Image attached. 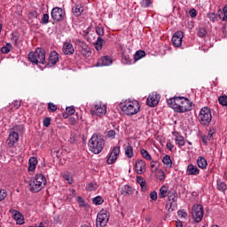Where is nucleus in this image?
I'll use <instances>...</instances> for the list:
<instances>
[{"instance_id": "56", "label": "nucleus", "mask_w": 227, "mask_h": 227, "mask_svg": "<svg viewBox=\"0 0 227 227\" xmlns=\"http://www.w3.org/2000/svg\"><path fill=\"white\" fill-rule=\"evenodd\" d=\"M76 192L74 189L69 190V195L67 196L68 200H72L75 196Z\"/></svg>"}, {"instance_id": "32", "label": "nucleus", "mask_w": 227, "mask_h": 227, "mask_svg": "<svg viewBox=\"0 0 227 227\" xmlns=\"http://www.w3.org/2000/svg\"><path fill=\"white\" fill-rule=\"evenodd\" d=\"M146 56V52H145V51H137L135 55H134V59L135 61H139V59H141V58H145Z\"/></svg>"}, {"instance_id": "21", "label": "nucleus", "mask_w": 227, "mask_h": 227, "mask_svg": "<svg viewBox=\"0 0 227 227\" xmlns=\"http://www.w3.org/2000/svg\"><path fill=\"white\" fill-rule=\"evenodd\" d=\"M121 194L125 196V198H129L134 194V188L130 185H124L121 190Z\"/></svg>"}, {"instance_id": "6", "label": "nucleus", "mask_w": 227, "mask_h": 227, "mask_svg": "<svg viewBox=\"0 0 227 227\" xmlns=\"http://www.w3.org/2000/svg\"><path fill=\"white\" fill-rule=\"evenodd\" d=\"M9 134L8 138L6 139V145L9 148H13L15 146V143H19V133L18 132H23L24 131V126L23 125H18L15 126Z\"/></svg>"}, {"instance_id": "43", "label": "nucleus", "mask_w": 227, "mask_h": 227, "mask_svg": "<svg viewBox=\"0 0 227 227\" xmlns=\"http://www.w3.org/2000/svg\"><path fill=\"white\" fill-rule=\"evenodd\" d=\"M218 102H219V104H221V106H227V96L226 95L221 96L218 98Z\"/></svg>"}, {"instance_id": "41", "label": "nucleus", "mask_w": 227, "mask_h": 227, "mask_svg": "<svg viewBox=\"0 0 227 227\" xmlns=\"http://www.w3.org/2000/svg\"><path fill=\"white\" fill-rule=\"evenodd\" d=\"M92 202L94 205H102V203H104V199L100 196H98L92 199Z\"/></svg>"}, {"instance_id": "62", "label": "nucleus", "mask_w": 227, "mask_h": 227, "mask_svg": "<svg viewBox=\"0 0 227 227\" xmlns=\"http://www.w3.org/2000/svg\"><path fill=\"white\" fill-rule=\"evenodd\" d=\"M69 123H70L71 125H75V124L77 123V120H75V118H74V117H71V118L69 119Z\"/></svg>"}, {"instance_id": "4", "label": "nucleus", "mask_w": 227, "mask_h": 227, "mask_svg": "<svg viewBox=\"0 0 227 227\" xmlns=\"http://www.w3.org/2000/svg\"><path fill=\"white\" fill-rule=\"evenodd\" d=\"M28 185L31 192H40L47 185V179L43 174H36L34 180Z\"/></svg>"}, {"instance_id": "48", "label": "nucleus", "mask_w": 227, "mask_h": 227, "mask_svg": "<svg viewBox=\"0 0 227 227\" xmlns=\"http://www.w3.org/2000/svg\"><path fill=\"white\" fill-rule=\"evenodd\" d=\"M152 4V0H142L141 6L142 8H148Z\"/></svg>"}, {"instance_id": "45", "label": "nucleus", "mask_w": 227, "mask_h": 227, "mask_svg": "<svg viewBox=\"0 0 227 227\" xmlns=\"http://www.w3.org/2000/svg\"><path fill=\"white\" fill-rule=\"evenodd\" d=\"M96 33L100 37L104 36V35H105L104 27H102V26L96 27Z\"/></svg>"}, {"instance_id": "24", "label": "nucleus", "mask_w": 227, "mask_h": 227, "mask_svg": "<svg viewBox=\"0 0 227 227\" xmlns=\"http://www.w3.org/2000/svg\"><path fill=\"white\" fill-rule=\"evenodd\" d=\"M104 45H106V40L98 36L96 43H94V47L96 51H102V48L104 47Z\"/></svg>"}, {"instance_id": "42", "label": "nucleus", "mask_w": 227, "mask_h": 227, "mask_svg": "<svg viewBox=\"0 0 227 227\" xmlns=\"http://www.w3.org/2000/svg\"><path fill=\"white\" fill-rule=\"evenodd\" d=\"M48 111L50 113H56L58 111V106L54 105V103H48Z\"/></svg>"}, {"instance_id": "53", "label": "nucleus", "mask_w": 227, "mask_h": 227, "mask_svg": "<svg viewBox=\"0 0 227 227\" xmlns=\"http://www.w3.org/2000/svg\"><path fill=\"white\" fill-rule=\"evenodd\" d=\"M168 201H176V195H175V192H168Z\"/></svg>"}, {"instance_id": "11", "label": "nucleus", "mask_w": 227, "mask_h": 227, "mask_svg": "<svg viewBox=\"0 0 227 227\" xmlns=\"http://www.w3.org/2000/svg\"><path fill=\"white\" fill-rule=\"evenodd\" d=\"M159 102H160V95L157 92H153L149 94L147 99H146V105L149 107H155L159 105Z\"/></svg>"}, {"instance_id": "17", "label": "nucleus", "mask_w": 227, "mask_h": 227, "mask_svg": "<svg viewBox=\"0 0 227 227\" xmlns=\"http://www.w3.org/2000/svg\"><path fill=\"white\" fill-rule=\"evenodd\" d=\"M113 64V59L109 56H104L101 59H98V62L95 64V67H109Z\"/></svg>"}, {"instance_id": "14", "label": "nucleus", "mask_w": 227, "mask_h": 227, "mask_svg": "<svg viewBox=\"0 0 227 227\" xmlns=\"http://www.w3.org/2000/svg\"><path fill=\"white\" fill-rule=\"evenodd\" d=\"M183 38H184V32L176 31L172 36V43L174 47H182Z\"/></svg>"}, {"instance_id": "55", "label": "nucleus", "mask_w": 227, "mask_h": 227, "mask_svg": "<svg viewBox=\"0 0 227 227\" xmlns=\"http://www.w3.org/2000/svg\"><path fill=\"white\" fill-rule=\"evenodd\" d=\"M150 198L153 200V201H157V192L153 191L150 193Z\"/></svg>"}, {"instance_id": "22", "label": "nucleus", "mask_w": 227, "mask_h": 227, "mask_svg": "<svg viewBox=\"0 0 227 227\" xmlns=\"http://www.w3.org/2000/svg\"><path fill=\"white\" fill-rule=\"evenodd\" d=\"M186 175L198 176V175H200V168H198V167H196L192 164H189L187 166Z\"/></svg>"}, {"instance_id": "7", "label": "nucleus", "mask_w": 227, "mask_h": 227, "mask_svg": "<svg viewBox=\"0 0 227 227\" xmlns=\"http://www.w3.org/2000/svg\"><path fill=\"white\" fill-rule=\"evenodd\" d=\"M199 121L201 125H210V121H212V110L208 106L201 108L199 114Z\"/></svg>"}, {"instance_id": "63", "label": "nucleus", "mask_w": 227, "mask_h": 227, "mask_svg": "<svg viewBox=\"0 0 227 227\" xmlns=\"http://www.w3.org/2000/svg\"><path fill=\"white\" fill-rule=\"evenodd\" d=\"M29 16L33 17V19H36L38 17V13L36 12V11H34L29 13Z\"/></svg>"}, {"instance_id": "18", "label": "nucleus", "mask_w": 227, "mask_h": 227, "mask_svg": "<svg viewBox=\"0 0 227 227\" xmlns=\"http://www.w3.org/2000/svg\"><path fill=\"white\" fill-rule=\"evenodd\" d=\"M10 213L13 215V219L16 221L17 224H24V215H22L20 212L11 209Z\"/></svg>"}, {"instance_id": "29", "label": "nucleus", "mask_w": 227, "mask_h": 227, "mask_svg": "<svg viewBox=\"0 0 227 227\" xmlns=\"http://www.w3.org/2000/svg\"><path fill=\"white\" fill-rule=\"evenodd\" d=\"M162 162L167 168H173V160H171V156L165 155L162 159Z\"/></svg>"}, {"instance_id": "34", "label": "nucleus", "mask_w": 227, "mask_h": 227, "mask_svg": "<svg viewBox=\"0 0 227 227\" xmlns=\"http://www.w3.org/2000/svg\"><path fill=\"white\" fill-rule=\"evenodd\" d=\"M150 166L152 173H156V171H159V161L153 160L151 161Z\"/></svg>"}, {"instance_id": "25", "label": "nucleus", "mask_w": 227, "mask_h": 227, "mask_svg": "<svg viewBox=\"0 0 227 227\" xmlns=\"http://www.w3.org/2000/svg\"><path fill=\"white\" fill-rule=\"evenodd\" d=\"M28 164V171H35L36 169V164H38V160L35 157H31Z\"/></svg>"}, {"instance_id": "50", "label": "nucleus", "mask_w": 227, "mask_h": 227, "mask_svg": "<svg viewBox=\"0 0 227 227\" xmlns=\"http://www.w3.org/2000/svg\"><path fill=\"white\" fill-rule=\"evenodd\" d=\"M207 17L211 20V22H215V20H217V16L214 12L207 13Z\"/></svg>"}, {"instance_id": "60", "label": "nucleus", "mask_w": 227, "mask_h": 227, "mask_svg": "<svg viewBox=\"0 0 227 227\" xmlns=\"http://www.w3.org/2000/svg\"><path fill=\"white\" fill-rule=\"evenodd\" d=\"M189 14H190V17H192V18H194V17H196V15H198L195 9L190 10Z\"/></svg>"}, {"instance_id": "52", "label": "nucleus", "mask_w": 227, "mask_h": 227, "mask_svg": "<svg viewBox=\"0 0 227 227\" xmlns=\"http://www.w3.org/2000/svg\"><path fill=\"white\" fill-rule=\"evenodd\" d=\"M42 24H49V14H43L42 20H41Z\"/></svg>"}, {"instance_id": "20", "label": "nucleus", "mask_w": 227, "mask_h": 227, "mask_svg": "<svg viewBox=\"0 0 227 227\" xmlns=\"http://www.w3.org/2000/svg\"><path fill=\"white\" fill-rule=\"evenodd\" d=\"M58 61H59V54H58L56 52V51H53L50 53V57L48 59V65L50 67H54V65H56V63H58Z\"/></svg>"}, {"instance_id": "61", "label": "nucleus", "mask_w": 227, "mask_h": 227, "mask_svg": "<svg viewBox=\"0 0 227 227\" xmlns=\"http://www.w3.org/2000/svg\"><path fill=\"white\" fill-rule=\"evenodd\" d=\"M208 140H210V137L209 136H204L203 137H202V143H204L205 145H207V143H208Z\"/></svg>"}, {"instance_id": "10", "label": "nucleus", "mask_w": 227, "mask_h": 227, "mask_svg": "<svg viewBox=\"0 0 227 227\" xmlns=\"http://www.w3.org/2000/svg\"><path fill=\"white\" fill-rule=\"evenodd\" d=\"M107 113V106L105 104L99 103L95 106L93 110H90L91 116H105Z\"/></svg>"}, {"instance_id": "28", "label": "nucleus", "mask_w": 227, "mask_h": 227, "mask_svg": "<svg viewBox=\"0 0 227 227\" xmlns=\"http://www.w3.org/2000/svg\"><path fill=\"white\" fill-rule=\"evenodd\" d=\"M72 114H75V108L74 106H69L66 108V112L62 114L63 118L67 119Z\"/></svg>"}, {"instance_id": "13", "label": "nucleus", "mask_w": 227, "mask_h": 227, "mask_svg": "<svg viewBox=\"0 0 227 227\" xmlns=\"http://www.w3.org/2000/svg\"><path fill=\"white\" fill-rule=\"evenodd\" d=\"M120 157V146H115L110 153L108 158H107V164H114L116 160H118V158Z\"/></svg>"}, {"instance_id": "57", "label": "nucleus", "mask_w": 227, "mask_h": 227, "mask_svg": "<svg viewBox=\"0 0 227 227\" xmlns=\"http://www.w3.org/2000/svg\"><path fill=\"white\" fill-rule=\"evenodd\" d=\"M167 148L168 150H169L170 152L173 151V148H175V145H173V143H171V141H168L167 142Z\"/></svg>"}, {"instance_id": "1", "label": "nucleus", "mask_w": 227, "mask_h": 227, "mask_svg": "<svg viewBox=\"0 0 227 227\" xmlns=\"http://www.w3.org/2000/svg\"><path fill=\"white\" fill-rule=\"evenodd\" d=\"M168 107L174 109L176 113H189L192 111V102L187 98L174 97L167 100Z\"/></svg>"}, {"instance_id": "30", "label": "nucleus", "mask_w": 227, "mask_h": 227, "mask_svg": "<svg viewBox=\"0 0 227 227\" xmlns=\"http://www.w3.org/2000/svg\"><path fill=\"white\" fill-rule=\"evenodd\" d=\"M124 152L128 159H132V157H134V148H132V145H127Z\"/></svg>"}, {"instance_id": "38", "label": "nucleus", "mask_w": 227, "mask_h": 227, "mask_svg": "<svg viewBox=\"0 0 227 227\" xmlns=\"http://www.w3.org/2000/svg\"><path fill=\"white\" fill-rule=\"evenodd\" d=\"M98 189V184L97 183H93V182L89 183L87 187H86V190L90 191V192L97 191Z\"/></svg>"}, {"instance_id": "23", "label": "nucleus", "mask_w": 227, "mask_h": 227, "mask_svg": "<svg viewBox=\"0 0 227 227\" xmlns=\"http://www.w3.org/2000/svg\"><path fill=\"white\" fill-rule=\"evenodd\" d=\"M173 136L175 137V141L178 146H184L185 145V139L180 133L178 132H174Z\"/></svg>"}, {"instance_id": "39", "label": "nucleus", "mask_w": 227, "mask_h": 227, "mask_svg": "<svg viewBox=\"0 0 227 227\" xmlns=\"http://www.w3.org/2000/svg\"><path fill=\"white\" fill-rule=\"evenodd\" d=\"M217 189H218V191L224 192V191H226V189H227L226 183L218 181L217 182Z\"/></svg>"}, {"instance_id": "37", "label": "nucleus", "mask_w": 227, "mask_h": 227, "mask_svg": "<svg viewBox=\"0 0 227 227\" xmlns=\"http://www.w3.org/2000/svg\"><path fill=\"white\" fill-rule=\"evenodd\" d=\"M121 62L123 65H131L132 60H130V57L128 54L122 53Z\"/></svg>"}, {"instance_id": "12", "label": "nucleus", "mask_w": 227, "mask_h": 227, "mask_svg": "<svg viewBox=\"0 0 227 227\" xmlns=\"http://www.w3.org/2000/svg\"><path fill=\"white\" fill-rule=\"evenodd\" d=\"M65 11L59 7H54L51 10V18L55 22H61L65 19Z\"/></svg>"}, {"instance_id": "46", "label": "nucleus", "mask_w": 227, "mask_h": 227, "mask_svg": "<svg viewBox=\"0 0 227 227\" xmlns=\"http://www.w3.org/2000/svg\"><path fill=\"white\" fill-rule=\"evenodd\" d=\"M64 180H66L69 184H74V179L72 178V176L70 174H64L63 175Z\"/></svg>"}, {"instance_id": "35", "label": "nucleus", "mask_w": 227, "mask_h": 227, "mask_svg": "<svg viewBox=\"0 0 227 227\" xmlns=\"http://www.w3.org/2000/svg\"><path fill=\"white\" fill-rule=\"evenodd\" d=\"M156 178L160 182L166 179V174L162 171V169H159L158 171H156Z\"/></svg>"}, {"instance_id": "2", "label": "nucleus", "mask_w": 227, "mask_h": 227, "mask_svg": "<svg viewBox=\"0 0 227 227\" xmlns=\"http://www.w3.org/2000/svg\"><path fill=\"white\" fill-rule=\"evenodd\" d=\"M121 109L127 116H134L141 111V104L137 100H126L121 103Z\"/></svg>"}, {"instance_id": "5", "label": "nucleus", "mask_w": 227, "mask_h": 227, "mask_svg": "<svg viewBox=\"0 0 227 227\" xmlns=\"http://www.w3.org/2000/svg\"><path fill=\"white\" fill-rule=\"evenodd\" d=\"M28 60L34 65H45V50L37 48L35 51L28 53Z\"/></svg>"}, {"instance_id": "47", "label": "nucleus", "mask_w": 227, "mask_h": 227, "mask_svg": "<svg viewBox=\"0 0 227 227\" xmlns=\"http://www.w3.org/2000/svg\"><path fill=\"white\" fill-rule=\"evenodd\" d=\"M8 196V192L4 189H0V201H3Z\"/></svg>"}, {"instance_id": "59", "label": "nucleus", "mask_w": 227, "mask_h": 227, "mask_svg": "<svg viewBox=\"0 0 227 227\" xmlns=\"http://www.w3.org/2000/svg\"><path fill=\"white\" fill-rule=\"evenodd\" d=\"M13 106L16 109H19V107H20V106H22V103L19 100H16V101H14Z\"/></svg>"}, {"instance_id": "33", "label": "nucleus", "mask_w": 227, "mask_h": 227, "mask_svg": "<svg viewBox=\"0 0 227 227\" xmlns=\"http://www.w3.org/2000/svg\"><path fill=\"white\" fill-rule=\"evenodd\" d=\"M140 153H141L142 157L144 159H145V160H152V155L145 149H141Z\"/></svg>"}, {"instance_id": "40", "label": "nucleus", "mask_w": 227, "mask_h": 227, "mask_svg": "<svg viewBox=\"0 0 227 227\" xmlns=\"http://www.w3.org/2000/svg\"><path fill=\"white\" fill-rule=\"evenodd\" d=\"M11 51H12L11 43H7L5 46L2 47L1 49V52H3V54H8V52H10Z\"/></svg>"}, {"instance_id": "54", "label": "nucleus", "mask_w": 227, "mask_h": 227, "mask_svg": "<svg viewBox=\"0 0 227 227\" xmlns=\"http://www.w3.org/2000/svg\"><path fill=\"white\" fill-rule=\"evenodd\" d=\"M44 127H49L51 125V117H46L43 121Z\"/></svg>"}, {"instance_id": "19", "label": "nucleus", "mask_w": 227, "mask_h": 227, "mask_svg": "<svg viewBox=\"0 0 227 227\" xmlns=\"http://www.w3.org/2000/svg\"><path fill=\"white\" fill-rule=\"evenodd\" d=\"M62 51L66 56H72L75 52L74 45L70 43H64Z\"/></svg>"}, {"instance_id": "27", "label": "nucleus", "mask_w": 227, "mask_h": 227, "mask_svg": "<svg viewBox=\"0 0 227 227\" xmlns=\"http://www.w3.org/2000/svg\"><path fill=\"white\" fill-rule=\"evenodd\" d=\"M82 12H84V7H82L81 4H76L74 7H73V13L76 17H81Z\"/></svg>"}, {"instance_id": "51", "label": "nucleus", "mask_w": 227, "mask_h": 227, "mask_svg": "<svg viewBox=\"0 0 227 227\" xmlns=\"http://www.w3.org/2000/svg\"><path fill=\"white\" fill-rule=\"evenodd\" d=\"M115 137H116V131L113 129H110L109 131H107L106 137H112L113 139H114Z\"/></svg>"}, {"instance_id": "9", "label": "nucleus", "mask_w": 227, "mask_h": 227, "mask_svg": "<svg viewBox=\"0 0 227 227\" xmlns=\"http://www.w3.org/2000/svg\"><path fill=\"white\" fill-rule=\"evenodd\" d=\"M192 214L195 223H201L203 221V215H205L203 206L200 204L193 205Z\"/></svg>"}, {"instance_id": "49", "label": "nucleus", "mask_w": 227, "mask_h": 227, "mask_svg": "<svg viewBox=\"0 0 227 227\" xmlns=\"http://www.w3.org/2000/svg\"><path fill=\"white\" fill-rule=\"evenodd\" d=\"M177 215L180 217V219H187V213L184 210H179L177 212Z\"/></svg>"}, {"instance_id": "16", "label": "nucleus", "mask_w": 227, "mask_h": 227, "mask_svg": "<svg viewBox=\"0 0 227 227\" xmlns=\"http://www.w3.org/2000/svg\"><path fill=\"white\" fill-rule=\"evenodd\" d=\"M78 45L81 47V54L83 58H90L91 56V49L84 42L78 41Z\"/></svg>"}, {"instance_id": "58", "label": "nucleus", "mask_w": 227, "mask_h": 227, "mask_svg": "<svg viewBox=\"0 0 227 227\" xmlns=\"http://www.w3.org/2000/svg\"><path fill=\"white\" fill-rule=\"evenodd\" d=\"M214 134H215V129H210L208 131V135H207V137H209V139H214V137H213Z\"/></svg>"}, {"instance_id": "15", "label": "nucleus", "mask_w": 227, "mask_h": 227, "mask_svg": "<svg viewBox=\"0 0 227 227\" xmlns=\"http://www.w3.org/2000/svg\"><path fill=\"white\" fill-rule=\"evenodd\" d=\"M135 171L137 175H143L146 171V162L144 160H137L135 163Z\"/></svg>"}, {"instance_id": "8", "label": "nucleus", "mask_w": 227, "mask_h": 227, "mask_svg": "<svg viewBox=\"0 0 227 227\" xmlns=\"http://www.w3.org/2000/svg\"><path fill=\"white\" fill-rule=\"evenodd\" d=\"M109 223V212L106 209H102L97 216L96 227H106Z\"/></svg>"}, {"instance_id": "64", "label": "nucleus", "mask_w": 227, "mask_h": 227, "mask_svg": "<svg viewBox=\"0 0 227 227\" xmlns=\"http://www.w3.org/2000/svg\"><path fill=\"white\" fill-rule=\"evenodd\" d=\"M176 227H184V224L182 223V222L179 221V222L176 223Z\"/></svg>"}, {"instance_id": "36", "label": "nucleus", "mask_w": 227, "mask_h": 227, "mask_svg": "<svg viewBox=\"0 0 227 227\" xmlns=\"http://www.w3.org/2000/svg\"><path fill=\"white\" fill-rule=\"evenodd\" d=\"M137 182L144 191H146V181L141 176L137 177Z\"/></svg>"}, {"instance_id": "26", "label": "nucleus", "mask_w": 227, "mask_h": 227, "mask_svg": "<svg viewBox=\"0 0 227 227\" xmlns=\"http://www.w3.org/2000/svg\"><path fill=\"white\" fill-rule=\"evenodd\" d=\"M198 167L200 168V169L207 168V166H208V163L207 162V159L204 157H199L197 160Z\"/></svg>"}, {"instance_id": "31", "label": "nucleus", "mask_w": 227, "mask_h": 227, "mask_svg": "<svg viewBox=\"0 0 227 227\" xmlns=\"http://www.w3.org/2000/svg\"><path fill=\"white\" fill-rule=\"evenodd\" d=\"M168 194H169V192H168V187H166V185H163L160 189L159 198H160V200H162V199L166 198V196H168Z\"/></svg>"}, {"instance_id": "44", "label": "nucleus", "mask_w": 227, "mask_h": 227, "mask_svg": "<svg viewBox=\"0 0 227 227\" xmlns=\"http://www.w3.org/2000/svg\"><path fill=\"white\" fill-rule=\"evenodd\" d=\"M198 36H200V38H205V36H207V29H205V27L199 28Z\"/></svg>"}, {"instance_id": "3", "label": "nucleus", "mask_w": 227, "mask_h": 227, "mask_svg": "<svg viewBox=\"0 0 227 227\" xmlns=\"http://www.w3.org/2000/svg\"><path fill=\"white\" fill-rule=\"evenodd\" d=\"M88 146L92 153L98 155L104 150V146H106V140L98 135H93L89 140Z\"/></svg>"}]
</instances>
